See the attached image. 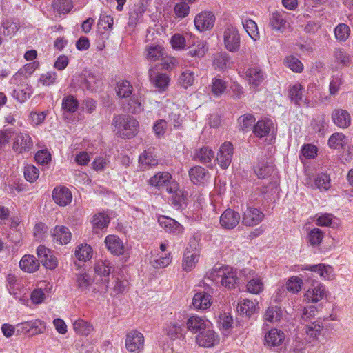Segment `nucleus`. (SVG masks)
I'll return each mask as SVG.
<instances>
[{
  "instance_id": "nucleus-1",
  "label": "nucleus",
  "mask_w": 353,
  "mask_h": 353,
  "mask_svg": "<svg viewBox=\"0 0 353 353\" xmlns=\"http://www.w3.org/2000/svg\"><path fill=\"white\" fill-rule=\"evenodd\" d=\"M113 124L115 135L122 139H132L138 132L139 123L132 116L128 114H119L114 117Z\"/></svg>"
},
{
  "instance_id": "nucleus-2",
  "label": "nucleus",
  "mask_w": 353,
  "mask_h": 353,
  "mask_svg": "<svg viewBox=\"0 0 353 353\" xmlns=\"http://www.w3.org/2000/svg\"><path fill=\"white\" fill-rule=\"evenodd\" d=\"M206 277L214 283L220 282L223 286L228 289L234 288L239 280L236 273L228 266L215 265L206 274Z\"/></svg>"
},
{
  "instance_id": "nucleus-3",
  "label": "nucleus",
  "mask_w": 353,
  "mask_h": 353,
  "mask_svg": "<svg viewBox=\"0 0 353 353\" xmlns=\"http://www.w3.org/2000/svg\"><path fill=\"white\" fill-rule=\"evenodd\" d=\"M126 349L130 353H141L144 347V336L137 330H131L126 335Z\"/></svg>"
},
{
  "instance_id": "nucleus-4",
  "label": "nucleus",
  "mask_w": 353,
  "mask_h": 353,
  "mask_svg": "<svg viewBox=\"0 0 353 353\" xmlns=\"http://www.w3.org/2000/svg\"><path fill=\"white\" fill-rule=\"evenodd\" d=\"M233 152V145L230 142H225L221 145L216 161L222 169H227L230 165Z\"/></svg>"
},
{
  "instance_id": "nucleus-5",
  "label": "nucleus",
  "mask_w": 353,
  "mask_h": 353,
  "mask_svg": "<svg viewBox=\"0 0 353 353\" xmlns=\"http://www.w3.org/2000/svg\"><path fill=\"white\" fill-rule=\"evenodd\" d=\"M224 44L226 49L235 52L240 48V36L239 31L234 27L228 28L224 32Z\"/></svg>"
},
{
  "instance_id": "nucleus-6",
  "label": "nucleus",
  "mask_w": 353,
  "mask_h": 353,
  "mask_svg": "<svg viewBox=\"0 0 353 353\" xmlns=\"http://www.w3.org/2000/svg\"><path fill=\"white\" fill-rule=\"evenodd\" d=\"M37 254L39 259L46 268L54 270L57 267V259L52 254V252L44 245H41L37 248Z\"/></svg>"
},
{
  "instance_id": "nucleus-7",
  "label": "nucleus",
  "mask_w": 353,
  "mask_h": 353,
  "mask_svg": "<svg viewBox=\"0 0 353 353\" xmlns=\"http://www.w3.org/2000/svg\"><path fill=\"white\" fill-rule=\"evenodd\" d=\"M215 17L212 12H202L195 17L194 21L196 28L200 32L212 29Z\"/></svg>"
},
{
  "instance_id": "nucleus-8",
  "label": "nucleus",
  "mask_w": 353,
  "mask_h": 353,
  "mask_svg": "<svg viewBox=\"0 0 353 353\" xmlns=\"http://www.w3.org/2000/svg\"><path fill=\"white\" fill-rule=\"evenodd\" d=\"M264 219V214L256 208L248 207L242 216V223L245 226H254Z\"/></svg>"
},
{
  "instance_id": "nucleus-9",
  "label": "nucleus",
  "mask_w": 353,
  "mask_h": 353,
  "mask_svg": "<svg viewBox=\"0 0 353 353\" xmlns=\"http://www.w3.org/2000/svg\"><path fill=\"white\" fill-rule=\"evenodd\" d=\"M197 343L204 347H210L219 343V335L212 330H203L196 338Z\"/></svg>"
},
{
  "instance_id": "nucleus-10",
  "label": "nucleus",
  "mask_w": 353,
  "mask_h": 353,
  "mask_svg": "<svg viewBox=\"0 0 353 353\" xmlns=\"http://www.w3.org/2000/svg\"><path fill=\"white\" fill-rule=\"evenodd\" d=\"M158 223L166 232L173 235H180L184 232L183 226L172 218L161 216L158 219Z\"/></svg>"
},
{
  "instance_id": "nucleus-11",
  "label": "nucleus",
  "mask_w": 353,
  "mask_h": 353,
  "mask_svg": "<svg viewBox=\"0 0 353 353\" xmlns=\"http://www.w3.org/2000/svg\"><path fill=\"white\" fill-rule=\"evenodd\" d=\"M240 219L241 216L239 212L231 208H228L220 217V224L223 228L231 230L239 223Z\"/></svg>"
},
{
  "instance_id": "nucleus-12",
  "label": "nucleus",
  "mask_w": 353,
  "mask_h": 353,
  "mask_svg": "<svg viewBox=\"0 0 353 353\" xmlns=\"http://www.w3.org/2000/svg\"><path fill=\"white\" fill-rule=\"evenodd\" d=\"M33 146V142L29 134L26 133L18 134L13 142V150L19 153L29 151Z\"/></svg>"
},
{
  "instance_id": "nucleus-13",
  "label": "nucleus",
  "mask_w": 353,
  "mask_h": 353,
  "mask_svg": "<svg viewBox=\"0 0 353 353\" xmlns=\"http://www.w3.org/2000/svg\"><path fill=\"white\" fill-rule=\"evenodd\" d=\"M334 125L340 128H347L351 124V116L346 110L341 108L334 109L331 114Z\"/></svg>"
},
{
  "instance_id": "nucleus-14",
  "label": "nucleus",
  "mask_w": 353,
  "mask_h": 353,
  "mask_svg": "<svg viewBox=\"0 0 353 353\" xmlns=\"http://www.w3.org/2000/svg\"><path fill=\"white\" fill-rule=\"evenodd\" d=\"M179 183L176 181H172L167 188V192L172 194L171 201L172 204L177 209H183L186 206L185 198L183 192L179 189Z\"/></svg>"
},
{
  "instance_id": "nucleus-15",
  "label": "nucleus",
  "mask_w": 353,
  "mask_h": 353,
  "mask_svg": "<svg viewBox=\"0 0 353 353\" xmlns=\"http://www.w3.org/2000/svg\"><path fill=\"white\" fill-rule=\"evenodd\" d=\"M52 199L59 206H66L72 199L70 190L66 187H57L53 190Z\"/></svg>"
},
{
  "instance_id": "nucleus-16",
  "label": "nucleus",
  "mask_w": 353,
  "mask_h": 353,
  "mask_svg": "<svg viewBox=\"0 0 353 353\" xmlns=\"http://www.w3.org/2000/svg\"><path fill=\"white\" fill-rule=\"evenodd\" d=\"M171 179L172 176L168 172H158L149 179L148 183L150 185L156 187L158 189L165 188V190H167L170 183H172L173 181H171Z\"/></svg>"
},
{
  "instance_id": "nucleus-17",
  "label": "nucleus",
  "mask_w": 353,
  "mask_h": 353,
  "mask_svg": "<svg viewBox=\"0 0 353 353\" xmlns=\"http://www.w3.org/2000/svg\"><path fill=\"white\" fill-rule=\"evenodd\" d=\"M248 83L254 88L259 86L265 79V74L259 67H252L246 71Z\"/></svg>"
},
{
  "instance_id": "nucleus-18",
  "label": "nucleus",
  "mask_w": 353,
  "mask_h": 353,
  "mask_svg": "<svg viewBox=\"0 0 353 353\" xmlns=\"http://www.w3.org/2000/svg\"><path fill=\"white\" fill-rule=\"evenodd\" d=\"M145 10L146 6L144 5L143 1L135 4L128 12V26L132 27L136 26Z\"/></svg>"
},
{
  "instance_id": "nucleus-19",
  "label": "nucleus",
  "mask_w": 353,
  "mask_h": 353,
  "mask_svg": "<svg viewBox=\"0 0 353 353\" xmlns=\"http://www.w3.org/2000/svg\"><path fill=\"white\" fill-rule=\"evenodd\" d=\"M52 236L54 241H56L61 245H64L70 241L72 234L67 227L57 225L54 228Z\"/></svg>"
},
{
  "instance_id": "nucleus-20",
  "label": "nucleus",
  "mask_w": 353,
  "mask_h": 353,
  "mask_svg": "<svg viewBox=\"0 0 353 353\" xmlns=\"http://www.w3.org/2000/svg\"><path fill=\"white\" fill-rule=\"evenodd\" d=\"M325 294V290L323 285L316 283L313 284L312 288H310L305 294V299L312 303H317L321 300Z\"/></svg>"
},
{
  "instance_id": "nucleus-21",
  "label": "nucleus",
  "mask_w": 353,
  "mask_h": 353,
  "mask_svg": "<svg viewBox=\"0 0 353 353\" xmlns=\"http://www.w3.org/2000/svg\"><path fill=\"white\" fill-rule=\"evenodd\" d=\"M98 32L102 39H108L110 28V15L103 11L100 16L97 23Z\"/></svg>"
},
{
  "instance_id": "nucleus-22",
  "label": "nucleus",
  "mask_w": 353,
  "mask_h": 353,
  "mask_svg": "<svg viewBox=\"0 0 353 353\" xmlns=\"http://www.w3.org/2000/svg\"><path fill=\"white\" fill-rule=\"evenodd\" d=\"M192 304L196 309L206 310L212 305V297L205 292H199L194 294Z\"/></svg>"
},
{
  "instance_id": "nucleus-23",
  "label": "nucleus",
  "mask_w": 353,
  "mask_h": 353,
  "mask_svg": "<svg viewBox=\"0 0 353 353\" xmlns=\"http://www.w3.org/2000/svg\"><path fill=\"white\" fill-rule=\"evenodd\" d=\"M272 122L269 119L259 120L254 125L252 132L258 138L267 137L271 129Z\"/></svg>"
},
{
  "instance_id": "nucleus-24",
  "label": "nucleus",
  "mask_w": 353,
  "mask_h": 353,
  "mask_svg": "<svg viewBox=\"0 0 353 353\" xmlns=\"http://www.w3.org/2000/svg\"><path fill=\"white\" fill-rule=\"evenodd\" d=\"M284 339L283 331L272 329L265 335V344L271 347L279 346L283 342Z\"/></svg>"
},
{
  "instance_id": "nucleus-25",
  "label": "nucleus",
  "mask_w": 353,
  "mask_h": 353,
  "mask_svg": "<svg viewBox=\"0 0 353 353\" xmlns=\"http://www.w3.org/2000/svg\"><path fill=\"white\" fill-rule=\"evenodd\" d=\"M208 171L199 165L194 166L192 168L189 170V176L190 181L196 185H203L205 181H206V176L208 174Z\"/></svg>"
},
{
  "instance_id": "nucleus-26",
  "label": "nucleus",
  "mask_w": 353,
  "mask_h": 353,
  "mask_svg": "<svg viewBox=\"0 0 353 353\" xmlns=\"http://www.w3.org/2000/svg\"><path fill=\"white\" fill-rule=\"evenodd\" d=\"M150 79L160 92H163L168 88L170 81V77L166 74L158 72L153 75L151 70H150Z\"/></svg>"
},
{
  "instance_id": "nucleus-27",
  "label": "nucleus",
  "mask_w": 353,
  "mask_h": 353,
  "mask_svg": "<svg viewBox=\"0 0 353 353\" xmlns=\"http://www.w3.org/2000/svg\"><path fill=\"white\" fill-rule=\"evenodd\" d=\"M139 167L142 170L148 169L150 167L155 166L158 164V160L155 156L152 154V152L150 148L143 151L139 157Z\"/></svg>"
},
{
  "instance_id": "nucleus-28",
  "label": "nucleus",
  "mask_w": 353,
  "mask_h": 353,
  "mask_svg": "<svg viewBox=\"0 0 353 353\" xmlns=\"http://www.w3.org/2000/svg\"><path fill=\"white\" fill-rule=\"evenodd\" d=\"M283 15V13L278 11L270 14V24L273 30L283 32L286 29L287 21Z\"/></svg>"
},
{
  "instance_id": "nucleus-29",
  "label": "nucleus",
  "mask_w": 353,
  "mask_h": 353,
  "mask_svg": "<svg viewBox=\"0 0 353 353\" xmlns=\"http://www.w3.org/2000/svg\"><path fill=\"white\" fill-rule=\"evenodd\" d=\"M125 111L131 114H139L143 110L140 97L136 94H132L127 104L123 107Z\"/></svg>"
},
{
  "instance_id": "nucleus-30",
  "label": "nucleus",
  "mask_w": 353,
  "mask_h": 353,
  "mask_svg": "<svg viewBox=\"0 0 353 353\" xmlns=\"http://www.w3.org/2000/svg\"><path fill=\"white\" fill-rule=\"evenodd\" d=\"M21 270L27 272H34L39 268L38 260L32 255H25L19 262Z\"/></svg>"
},
{
  "instance_id": "nucleus-31",
  "label": "nucleus",
  "mask_w": 353,
  "mask_h": 353,
  "mask_svg": "<svg viewBox=\"0 0 353 353\" xmlns=\"http://www.w3.org/2000/svg\"><path fill=\"white\" fill-rule=\"evenodd\" d=\"M114 90L118 97L127 99L132 95L133 87L130 81L121 80L117 83Z\"/></svg>"
},
{
  "instance_id": "nucleus-32",
  "label": "nucleus",
  "mask_w": 353,
  "mask_h": 353,
  "mask_svg": "<svg viewBox=\"0 0 353 353\" xmlns=\"http://www.w3.org/2000/svg\"><path fill=\"white\" fill-rule=\"evenodd\" d=\"M165 333L171 340L181 339L184 338L185 329L180 323H174L167 326Z\"/></svg>"
},
{
  "instance_id": "nucleus-33",
  "label": "nucleus",
  "mask_w": 353,
  "mask_h": 353,
  "mask_svg": "<svg viewBox=\"0 0 353 353\" xmlns=\"http://www.w3.org/2000/svg\"><path fill=\"white\" fill-rule=\"evenodd\" d=\"M186 327L192 332H201L203 330L206 328V323L201 317L192 316L188 319Z\"/></svg>"
},
{
  "instance_id": "nucleus-34",
  "label": "nucleus",
  "mask_w": 353,
  "mask_h": 353,
  "mask_svg": "<svg viewBox=\"0 0 353 353\" xmlns=\"http://www.w3.org/2000/svg\"><path fill=\"white\" fill-rule=\"evenodd\" d=\"M255 121V117L250 113L240 116L237 120L239 130L244 132L250 131L253 129Z\"/></svg>"
},
{
  "instance_id": "nucleus-35",
  "label": "nucleus",
  "mask_w": 353,
  "mask_h": 353,
  "mask_svg": "<svg viewBox=\"0 0 353 353\" xmlns=\"http://www.w3.org/2000/svg\"><path fill=\"white\" fill-rule=\"evenodd\" d=\"M347 143V138L341 132L332 134L328 140V145L332 149L343 148Z\"/></svg>"
},
{
  "instance_id": "nucleus-36",
  "label": "nucleus",
  "mask_w": 353,
  "mask_h": 353,
  "mask_svg": "<svg viewBox=\"0 0 353 353\" xmlns=\"http://www.w3.org/2000/svg\"><path fill=\"white\" fill-rule=\"evenodd\" d=\"M303 91L304 87L299 83L291 86L288 90V97L296 106H300Z\"/></svg>"
},
{
  "instance_id": "nucleus-37",
  "label": "nucleus",
  "mask_w": 353,
  "mask_h": 353,
  "mask_svg": "<svg viewBox=\"0 0 353 353\" xmlns=\"http://www.w3.org/2000/svg\"><path fill=\"white\" fill-rule=\"evenodd\" d=\"M110 222V218L108 214L105 213H99L93 216L92 223L93 229L95 233H98V230H102L106 228Z\"/></svg>"
},
{
  "instance_id": "nucleus-38",
  "label": "nucleus",
  "mask_w": 353,
  "mask_h": 353,
  "mask_svg": "<svg viewBox=\"0 0 353 353\" xmlns=\"http://www.w3.org/2000/svg\"><path fill=\"white\" fill-rule=\"evenodd\" d=\"M199 256V255L197 252L191 253V251L188 250V249L185 250L183 259V269L187 272L190 271L198 262Z\"/></svg>"
},
{
  "instance_id": "nucleus-39",
  "label": "nucleus",
  "mask_w": 353,
  "mask_h": 353,
  "mask_svg": "<svg viewBox=\"0 0 353 353\" xmlns=\"http://www.w3.org/2000/svg\"><path fill=\"white\" fill-rule=\"evenodd\" d=\"M207 50L206 42L203 40H196L192 46L190 47L188 54L192 57L201 58L204 57Z\"/></svg>"
},
{
  "instance_id": "nucleus-40",
  "label": "nucleus",
  "mask_w": 353,
  "mask_h": 353,
  "mask_svg": "<svg viewBox=\"0 0 353 353\" xmlns=\"http://www.w3.org/2000/svg\"><path fill=\"white\" fill-rule=\"evenodd\" d=\"M92 248L88 244L79 245L75 250L76 257L81 261H87L92 256Z\"/></svg>"
},
{
  "instance_id": "nucleus-41",
  "label": "nucleus",
  "mask_w": 353,
  "mask_h": 353,
  "mask_svg": "<svg viewBox=\"0 0 353 353\" xmlns=\"http://www.w3.org/2000/svg\"><path fill=\"white\" fill-rule=\"evenodd\" d=\"M95 272L100 276H103L105 281L108 282L110 273V263L108 260L99 261L94 266Z\"/></svg>"
},
{
  "instance_id": "nucleus-42",
  "label": "nucleus",
  "mask_w": 353,
  "mask_h": 353,
  "mask_svg": "<svg viewBox=\"0 0 353 353\" xmlns=\"http://www.w3.org/2000/svg\"><path fill=\"white\" fill-rule=\"evenodd\" d=\"M282 314V310L280 307L277 305H272L268 307L266 310L264 319L265 321L271 323L279 321L281 319Z\"/></svg>"
},
{
  "instance_id": "nucleus-43",
  "label": "nucleus",
  "mask_w": 353,
  "mask_h": 353,
  "mask_svg": "<svg viewBox=\"0 0 353 353\" xmlns=\"http://www.w3.org/2000/svg\"><path fill=\"white\" fill-rule=\"evenodd\" d=\"M242 25L248 35L254 41L259 39V33L256 23L250 19H245L242 21Z\"/></svg>"
},
{
  "instance_id": "nucleus-44",
  "label": "nucleus",
  "mask_w": 353,
  "mask_h": 353,
  "mask_svg": "<svg viewBox=\"0 0 353 353\" xmlns=\"http://www.w3.org/2000/svg\"><path fill=\"white\" fill-rule=\"evenodd\" d=\"M79 106L78 101L72 95H68L63 97L62 101V109L67 112L74 113Z\"/></svg>"
},
{
  "instance_id": "nucleus-45",
  "label": "nucleus",
  "mask_w": 353,
  "mask_h": 353,
  "mask_svg": "<svg viewBox=\"0 0 353 353\" xmlns=\"http://www.w3.org/2000/svg\"><path fill=\"white\" fill-rule=\"evenodd\" d=\"M52 7L59 14L70 12L73 5L71 0H54Z\"/></svg>"
},
{
  "instance_id": "nucleus-46",
  "label": "nucleus",
  "mask_w": 353,
  "mask_h": 353,
  "mask_svg": "<svg viewBox=\"0 0 353 353\" xmlns=\"http://www.w3.org/2000/svg\"><path fill=\"white\" fill-rule=\"evenodd\" d=\"M323 327V326L321 322L314 321L305 325L304 330L308 336L314 339H317L318 336L321 334Z\"/></svg>"
},
{
  "instance_id": "nucleus-47",
  "label": "nucleus",
  "mask_w": 353,
  "mask_h": 353,
  "mask_svg": "<svg viewBox=\"0 0 353 353\" xmlns=\"http://www.w3.org/2000/svg\"><path fill=\"white\" fill-rule=\"evenodd\" d=\"M273 167L268 162L259 163L255 167L254 172L260 179H265L272 173Z\"/></svg>"
},
{
  "instance_id": "nucleus-48",
  "label": "nucleus",
  "mask_w": 353,
  "mask_h": 353,
  "mask_svg": "<svg viewBox=\"0 0 353 353\" xmlns=\"http://www.w3.org/2000/svg\"><path fill=\"white\" fill-rule=\"evenodd\" d=\"M213 157V150L208 147L201 148L195 154V158L203 164L210 163Z\"/></svg>"
},
{
  "instance_id": "nucleus-49",
  "label": "nucleus",
  "mask_w": 353,
  "mask_h": 353,
  "mask_svg": "<svg viewBox=\"0 0 353 353\" xmlns=\"http://www.w3.org/2000/svg\"><path fill=\"white\" fill-rule=\"evenodd\" d=\"M274 188H276V184L270 183L268 185L256 188L253 196H262L263 199L268 200L270 199V196L272 195Z\"/></svg>"
},
{
  "instance_id": "nucleus-50",
  "label": "nucleus",
  "mask_w": 353,
  "mask_h": 353,
  "mask_svg": "<svg viewBox=\"0 0 353 353\" xmlns=\"http://www.w3.org/2000/svg\"><path fill=\"white\" fill-rule=\"evenodd\" d=\"M73 326L76 332L85 336L88 335L93 330L92 326L83 319L77 320Z\"/></svg>"
},
{
  "instance_id": "nucleus-51",
  "label": "nucleus",
  "mask_w": 353,
  "mask_h": 353,
  "mask_svg": "<svg viewBox=\"0 0 353 353\" xmlns=\"http://www.w3.org/2000/svg\"><path fill=\"white\" fill-rule=\"evenodd\" d=\"M194 81V74L189 70L183 72L179 77V84L184 88L193 85Z\"/></svg>"
},
{
  "instance_id": "nucleus-52",
  "label": "nucleus",
  "mask_w": 353,
  "mask_h": 353,
  "mask_svg": "<svg viewBox=\"0 0 353 353\" xmlns=\"http://www.w3.org/2000/svg\"><path fill=\"white\" fill-rule=\"evenodd\" d=\"M230 63V57L225 52H221L215 54L213 60L214 65L219 69L224 70L228 67Z\"/></svg>"
},
{
  "instance_id": "nucleus-53",
  "label": "nucleus",
  "mask_w": 353,
  "mask_h": 353,
  "mask_svg": "<svg viewBox=\"0 0 353 353\" xmlns=\"http://www.w3.org/2000/svg\"><path fill=\"white\" fill-rule=\"evenodd\" d=\"M19 23L12 21H6L2 24L3 30L1 32L3 35L12 37L19 30Z\"/></svg>"
},
{
  "instance_id": "nucleus-54",
  "label": "nucleus",
  "mask_w": 353,
  "mask_h": 353,
  "mask_svg": "<svg viewBox=\"0 0 353 353\" xmlns=\"http://www.w3.org/2000/svg\"><path fill=\"white\" fill-rule=\"evenodd\" d=\"M323 238V232L319 228H314L310 231L307 235L308 242L312 246H316L321 243Z\"/></svg>"
},
{
  "instance_id": "nucleus-55",
  "label": "nucleus",
  "mask_w": 353,
  "mask_h": 353,
  "mask_svg": "<svg viewBox=\"0 0 353 353\" xmlns=\"http://www.w3.org/2000/svg\"><path fill=\"white\" fill-rule=\"evenodd\" d=\"M256 310L257 307L255 303L249 299L243 300V303H241L239 307L241 313L245 314L246 316H251L256 312Z\"/></svg>"
},
{
  "instance_id": "nucleus-56",
  "label": "nucleus",
  "mask_w": 353,
  "mask_h": 353,
  "mask_svg": "<svg viewBox=\"0 0 353 353\" xmlns=\"http://www.w3.org/2000/svg\"><path fill=\"white\" fill-rule=\"evenodd\" d=\"M303 285V281L298 276L290 277L286 283L287 290L294 294L298 293Z\"/></svg>"
},
{
  "instance_id": "nucleus-57",
  "label": "nucleus",
  "mask_w": 353,
  "mask_h": 353,
  "mask_svg": "<svg viewBox=\"0 0 353 353\" xmlns=\"http://www.w3.org/2000/svg\"><path fill=\"white\" fill-rule=\"evenodd\" d=\"M350 32L349 26L345 23L339 24L334 30L336 38L341 41H345L350 35Z\"/></svg>"
},
{
  "instance_id": "nucleus-58",
  "label": "nucleus",
  "mask_w": 353,
  "mask_h": 353,
  "mask_svg": "<svg viewBox=\"0 0 353 353\" xmlns=\"http://www.w3.org/2000/svg\"><path fill=\"white\" fill-rule=\"evenodd\" d=\"M284 62L285 65L293 72H301L303 69V65L301 61L294 56L286 57Z\"/></svg>"
},
{
  "instance_id": "nucleus-59",
  "label": "nucleus",
  "mask_w": 353,
  "mask_h": 353,
  "mask_svg": "<svg viewBox=\"0 0 353 353\" xmlns=\"http://www.w3.org/2000/svg\"><path fill=\"white\" fill-rule=\"evenodd\" d=\"M211 86L212 94L216 97L222 95L227 88L226 83L223 80L216 78L212 79Z\"/></svg>"
},
{
  "instance_id": "nucleus-60",
  "label": "nucleus",
  "mask_w": 353,
  "mask_h": 353,
  "mask_svg": "<svg viewBox=\"0 0 353 353\" xmlns=\"http://www.w3.org/2000/svg\"><path fill=\"white\" fill-rule=\"evenodd\" d=\"M125 252V246L119 237L112 234V254L122 255Z\"/></svg>"
},
{
  "instance_id": "nucleus-61",
  "label": "nucleus",
  "mask_w": 353,
  "mask_h": 353,
  "mask_svg": "<svg viewBox=\"0 0 353 353\" xmlns=\"http://www.w3.org/2000/svg\"><path fill=\"white\" fill-rule=\"evenodd\" d=\"M23 173L25 179L30 183L34 182L39 175V170L33 165L25 166Z\"/></svg>"
},
{
  "instance_id": "nucleus-62",
  "label": "nucleus",
  "mask_w": 353,
  "mask_h": 353,
  "mask_svg": "<svg viewBox=\"0 0 353 353\" xmlns=\"http://www.w3.org/2000/svg\"><path fill=\"white\" fill-rule=\"evenodd\" d=\"M32 94V88L28 85H26L25 88L14 90V97L20 103L26 101L30 97Z\"/></svg>"
},
{
  "instance_id": "nucleus-63",
  "label": "nucleus",
  "mask_w": 353,
  "mask_h": 353,
  "mask_svg": "<svg viewBox=\"0 0 353 353\" xmlns=\"http://www.w3.org/2000/svg\"><path fill=\"white\" fill-rule=\"evenodd\" d=\"M86 88L92 92L97 91L101 85L102 82L93 75H89L84 81Z\"/></svg>"
},
{
  "instance_id": "nucleus-64",
  "label": "nucleus",
  "mask_w": 353,
  "mask_h": 353,
  "mask_svg": "<svg viewBox=\"0 0 353 353\" xmlns=\"http://www.w3.org/2000/svg\"><path fill=\"white\" fill-rule=\"evenodd\" d=\"M174 12L177 17L184 18L189 14L190 7L187 3L181 1L174 6Z\"/></svg>"
}]
</instances>
